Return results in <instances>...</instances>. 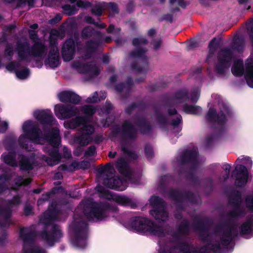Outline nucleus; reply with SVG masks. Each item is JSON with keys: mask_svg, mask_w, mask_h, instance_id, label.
<instances>
[{"mask_svg": "<svg viewBox=\"0 0 253 253\" xmlns=\"http://www.w3.org/2000/svg\"><path fill=\"white\" fill-rule=\"evenodd\" d=\"M93 34V28L89 26L84 29L82 32V36L83 38H87L91 36Z\"/></svg>", "mask_w": 253, "mask_h": 253, "instance_id": "39", "label": "nucleus"}, {"mask_svg": "<svg viewBox=\"0 0 253 253\" xmlns=\"http://www.w3.org/2000/svg\"><path fill=\"white\" fill-rule=\"evenodd\" d=\"M99 99L98 98V94L96 92H94L91 96L89 97L87 99V102L89 103H95L99 101Z\"/></svg>", "mask_w": 253, "mask_h": 253, "instance_id": "46", "label": "nucleus"}, {"mask_svg": "<svg viewBox=\"0 0 253 253\" xmlns=\"http://www.w3.org/2000/svg\"><path fill=\"white\" fill-rule=\"evenodd\" d=\"M200 97V90L199 88L193 90L189 95L185 90L178 92L172 102L174 103H182L186 100H189L192 102H196Z\"/></svg>", "mask_w": 253, "mask_h": 253, "instance_id": "15", "label": "nucleus"}, {"mask_svg": "<svg viewBox=\"0 0 253 253\" xmlns=\"http://www.w3.org/2000/svg\"><path fill=\"white\" fill-rule=\"evenodd\" d=\"M127 229L140 233L150 234L161 237L164 235L161 227H157L149 219L143 217H134L125 223Z\"/></svg>", "mask_w": 253, "mask_h": 253, "instance_id": "5", "label": "nucleus"}, {"mask_svg": "<svg viewBox=\"0 0 253 253\" xmlns=\"http://www.w3.org/2000/svg\"><path fill=\"white\" fill-rule=\"evenodd\" d=\"M103 8V4L99 3L98 4H96L92 8V11L94 14L97 15H100L102 13Z\"/></svg>", "mask_w": 253, "mask_h": 253, "instance_id": "37", "label": "nucleus"}, {"mask_svg": "<svg viewBox=\"0 0 253 253\" xmlns=\"http://www.w3.org/2000/svg\"><path fill=\"white\" fill-rule=\"evenodd\" d=\"M71 91H63L58 94V98L61 102H69L71 95Z\"/></svg>", "mask_w": 253, "mask_h": 253, "instance_id": "31", "label": "nucleus"}, {"mask_svg": "<svg viewBox=\"0 0 253 253\" xmlns=\"http://www.w3.org/2000/svg\"><path fill=\"white\" fill-rule=\"evenodd\" d=\"M63 153L64 157L69 158L71 156V152L68 150L66 147H64L63 148Z\"/></svg>", "mask_w": 253, "mask_h": 253, "instance_id": "54", "label": "nucleus"}, {"mask_svg": "<svg viewBox=\"0 0 253 253\" xmlns=\"http://www.w3.org/2000/svg\"><path fill=\"white\" fill-rule=\"evenodd\" d=\"M85 19L88 23H94L93 20L92 19V18L91 17H90L89 16L86 17Z\"/></svg>", "mask_w": 253, "mask_h": 253, "instance_id": "60", "label": "nucleus"}, {"mask_svg": "<svg viewBox=\"0 0 253 253\" xmlns=\"http://www.w3.org/2000/svg\"><path fill=\"white\" fill-rule=\"evenodd\" d=\"M52 229L51 233L48 234L44 232L42 234V238L50 246H52L55 242H58L62 237V233L59 226L52 225Z\"/></svg>", "mask_w": 253, "mask_h": 253, "instance_id": "18", "label": "nucleus"}, {"mask_svg": "<svg viewBox=\"0 0 253 253\" xmlns=\"http://www.w3.org/2000/svg\"><path fill=\"white\" fill-rule=\"evenodd\" d=\"M45 64L51 68L56 67L59 65V53L56 45H51Z\"/></svg>", "mask_w": 253, "mask_h": 253, "instance_id": "22", "label": "nucleus"}, {"mask_svg": "<svg viewBox=\"0 0 253 253\" xmlns=\"http://www.w3.org/2000/svg\"><path fill=\"white\" fill-rule=\"evenodd\" d=\"M149 202L153 209L150 211L151 215L157 220H166L168 214L165 210V203L163 200L158 197L152 196L150 199Z\"/></svg>", "mask_w": 253, "mask_h": 253, "instance_id": "9", "label": "nucleus"}, {"mask_svg": "<svg viewBox=\"0 0 253 253\" xmlns=\"http://www.w3.org/2000/svg\"><path fill=\"white\" fill-rule=\"evenodd\" d=\"M82 165H84V166H82L84 169H86L89 166V163L87 162H83Z\"/></svg>", "mask_w": 253, "mask_h": 253, "instance_id": "61", "label": "nucleus"}, {"mask_svg": "<svg viewBox=\"0 0 253 253\" xmlns=\"http://www.w3.org/2000/svg\"><path fill=\"white\" fill-rule=\"evenodd\" d=\"M50 195V193H46L45 195H43L42 198L38 201V204L39 205H42V204L43 201L48 200L49 198Z\"/></svg>", "mask_w": 253, "mask_h": 253, "instance_id": "51", "label": "nucleus"}, {"mask_svg": "<svg viewBox=\"0 0 253 253\" xmlns=\"http://www.w3.org/2000/svg\"><path fill=\"white\" fill-rule=\"evenodd\" d=\"M241 233L248 237L253 232V215L243 223L240 228Z\"/></svg>", "mask_w": 253, "mask_h": 253, "instance_id": "23", "label": "nucleus"}, {"mask_svg": "<svg viewBox=\"0 0 253 253\" xmlns=\"http://www.w3.org/2000/svg\"><path fill=\"white\" fill-rule=\"evenodd\" d=\"M253 45V51L250 57L245 62V67H244L242 60H237L234 62L232 69L233 75L236 76L244 75L248 84L253 87V31L251 35Z\"/></svg>", "mask_w": 253, "mask_h": 253, "instance_id": "6", "label": "nucleus"}, {"mask_svg": "<svg viewBox=\"0 0 253 253\" xmlns=\"http://www.w3.org/2000/svg\"><path fill=\"white\" fill-rule=\"evenodd\" d=\"M80 109L71 105L57 104L54 107V113L56 117L61 120L71 118L79 113Z\"/></svg>", "mask_w": 253, "mask_h": 253, "instance_id": "14", "label": "nucleus"}, {"mask_svg": "<svg viewBox=\"0 0 253 253\" xmlns=\"http://www.w3.org/2000/svg\"><path fill=\"white\" fill-rule=\"evenodd\" d=\"M20 168L23 170L32 169L33 166L30 161L25 157H23L20 161Z\"/></svg>", "mask_w": 253, "mask_h": 253, "instance_id": "30", "label": "nucleus"}, {"mask_svg": "<svg viewBox=\"0 0 253 253\" xmlns=\"http://www.w3.org/2000/svg\"><path fill=\"white\" fill-rule=\"evenodd\" d=\"M241 201V198L240 195L238 196L236 198V199L231 200V201H230V202L231 203L235 204L237 206V208L236 210V212L234 213L232 215L233 216H240L241 214V213H240L239 211V205L240 204Z\"/></svg>", "mask_w": 253, "mask_h": 253, "instance_id": "35", "label": "nucleus"}, {"mask_svg": "<svg viewBox=\"0 0 253 253\" xmlns=\"http://www.w3.org/2000/svg\"><path fill=\"white\" fill-rule=\"evenodd\" d=\"M232 241V238L230 236L228 237L227 240H222L221 244H218L217 246H211L209 245L208 246V249L202 248L201 249L200 253H210V249L213 252L217 251V249L220 247L221 245L227 246L230 244ZM175 252L176 250H178L179 252H182L183 253H199L196 251L192 250L190 247L185 243H180L178 244L176 248L174 249Z\"/></svg>", "mask_w": 253, "mask_h": 253, "instance_id": "12", "label": "nucleus"}, {"mask_svg": "<svg viewBox=\"0 0 253 253\" xmlns=\"http://www.w3.org/2000/svg\"><path fill=\"white\" fill-rule=\"evenodd\" d=\"M217 42L215 39H213L209 43L210 53H212L217 46Z\"/></svg>", "mask_w": 253, "mask_h": 253, "instance_id": "44", "label": "nucleus"}, {"mask_svg": "<svg viewBox=\"0 0 253 253\" xmlns=\"http://www.w3.org/2000/svg\"><path fill=\"white\" fill-rule=\"evenodd\" d=\"M99 45V43L96 42H90L87 44V51L91 52L93 49L96 48Z\"/></svg>", "mask_w": 253, "mask_h": 253, "instance_id": "43", "label": "nucleus"}, {"mask_svg": "<svg viewBox=\"0 0 253 253\" xmlns=\"http://www.w3.org/2000/svg\"><path fill=\"white\" fill-rule=\"evenodd\" d=\"M160 246L161 245H160ZM171 250H170L167 246L165 247H161L160 251L159 253H170Z\"/></svg>", "mask_w": 253, "mask_h": 253, "instance_id": "55", "label": "nucleus"}, {"mask_svg": "<svg viewBox=\"0 0 253 253\" xmlns=\"http://www.w3.org/2000/svg\"><path fill=\"white\" fill-rule=\"evenodd\" d=\"M184 156L187 161H195L198 156L197 150L195 149L193 151H186Z\"/></svg>", "mask_w": 253, "mask_h": 253, "instance_id": "29", "label": "nucleus"}, {"mask_svg": "<svg viewBox=\"0 0 253 253\" xmlns=\"http://www.w3.org/2000/svg\"><path fill=\"white\" fill-rule=\"evenodd\" d=\"M110 6H111L114 12H117L116 5L114 3H110Z\"/></svg>", "mask_w": 253, "mask_h": 253, "instance_id": "64", "label": "nucleus"}, {"mask_svg": "<svg viewBox=\"0 0 253 253\" xmlns=\"http://www.w3.org/2000/svg\"><path fill=\"white\" fill-rule=\"evenodd\" d=\"M95 152V148L94 146H91L88 148V150L85 152V155L87 156H92Z\"/></svg>", "mask_w": 253, "mask_h": 253, "instance_id": "52", "label": "nucleus"}, {"mask_svg": "<svg viewBox=\"0 0 253 253\" xmlns=\"http://www.w3.org/2000/svg\"><path fill=\"white\" fill-rule=\"evenodd\" d=\"M145 153L148 157H150L151 156V155L152 154V151L151 149V148H149V149L146 148L145 149Z\"/></svg>", "mask_w": 253, "mask_h": 253, "instance_id": "58", "label": "nucleus"}, {"mask_svg": "<svg viewBox=\"0 0 253 253\" xmlns=\"http://www.w3.org/2000/svg\"><path fill=\"white\" fill-rule=\"evenodd\" d=\"M80 206L83 209L84 216L78 217L74 216L75 224L71 225V228L75 229L79 228V231L71 240L72 245L77 249H84L86 246L87 225L83 221L85 217L88 220L93 221L101 220L106 216V207L100 203H94L91 200H84Z\"/></svg>", "mask_w": 253, "mask_h": 253, "instance_id": "2", "label": "nucleus"}, {"mask_svg": "<svg viewBox=\"0 0 253 253\" xmlns=\"http://www.w3.org/2000/svg\"><path fill=\"white\" fill-rule=\"evenodd\" d=\"M76 42L72 39L67 40L64 43L62 50V57L65 61H70L75 54Z\"/></svg>", "mask_w": 253, "mask_h": 253, "instance_id": "20", "label": "nucleus"}, {"mask_svg": "<svg viewBox=\"0 0 253 253\" xmlns=\"http://www.w3.org/2000/svg\"><path fill=\"white\" fill-rule=\"evenodd\" d=\"M104 184L108 188L119 191H123L126 187V180H121L118 177L105 179Z\"/></svg>", "mask_w": 253, "mask_h": 253, "instance_id": "21", "label": "nucleus"}, {"mask_svg": "<svg viewBox=\"0 0 253 253\" xmlns=\"http://www.w3.org/2000/svg\"><path fill=\"white\" fill-rule=\"evenodd\" d=\"M64 126L65 128L70 129L82 126L80 130V135L75 137V141L81 146L86 145L91 141V135L94 132V128L89 124L87 118L76 117L74 119L65 121Z\"/></svg>", "mask_w": 253, "mask_h": 253, "instance_id": "4", "label": "nucleus"}, {"mask_svg": "<svg viewBox=\"0 0 253 253\" xmlns=\"http://www.w3.org/2000/svg\"><path fill=\"white\" fill-rule=\"evenodd\" d=\"M96 190L100 193L99 196L108 200H113L118 204L124 206H135L133 201L126 196L114 194L109 190L105 189L100 185L96 187Z\"/></svg>", "mask_w": 253, "mask_h": 253, "instance_id": "11", "label": "nucleus"}, {"mask_svg": "<svg viewBox=\"0 0 253 253\" xmlns=\"http://www.w3.org/2000/svg\"><path fill=\"white\" fill-rule=\"evenodd\" d=\"M120 32V29L117 28H115L113 25H110L108 28V32L110 33H114L115 34H118Z\"/></svg>", "mask_w": 253, "mask_h": 253, "instance_id": "49", "label": "nucleus"}, {"mask_svg": "<svg viewBox=\"0 0 253 253\" xmlns=\"http://www.w3.org/2000/svg\"><path fill=\"white\" fill-rule=\"evenodd\" d=\"M172 121L170 123L174 133H178L181 130L180 125L181 124L182 118L180 115L176 114L175 117H172Z\"/></svg>", "mask_w": 253, "mask_h": 253, "instance_id": "25", "label": "nucleus"}, {"mask_svg": "<svg viewBox=\"0 0 253 253\" xmlns=\"http://www.w3.org/2000/svg\"><path fill=\"white\" fill-rule=\"evenodd\" d=\"M82 111L86 117H89L94 114L95 109L92 105H86L82 108Z\"/></svg>", "mask_w": 253, "mask_h": 253, "instance_id": "34", "label": "nucleus"}, {"mask_svg": "<svg viewBox=\"0 0 253 253\" xmlns=\"http://www.w3.org/2000/svg\"><path fill=\"white\" fill-rule=\"evenodd\" d=\"M6 2H15L18 6H22V5L28 4V5L31 6L33 4L34 0H3Z\"/></svg>", "mask_w": 253, "mask_h": 253, "instance_id": "33", "label": "nucleus"}, {"mask_svg": "<svg viewBox=\"0 0 253 253\" xmlns=\"http://www.w3.org/2000/svg\"><path fill=\"white\" fill-rule=\"evenodd\" d=\"M215 110L210 108L207 114V118L209 121L214 124L215 127L222 128L227 117L230 115V110L221 99H219L215 105Z\"/></svg>", "mask_w": 253, "mask_h": 253, "instance_id": "8", "label": "nucleus"}, {"mask_svg": "<svg viewBox=\"0 0 253 253\" xmlns=\"http://www.w3.org/2000/svg\"><path fill=\"white\" fill-rule=\"evenodd\" d=\"M29 34L30 38L35 42L34 44L30 47L27 42L20 43L18 45L16 49L18 59L25 62H30L35 58H42L47 51L45 45L39 41L34 31H30Z\"/></svg>", "mask_w": 253, "mask_h": 253, "instance_id": "3", "label": "nucleus"}, {"mask_svg": "<svg viewBox=\"0 0 253 253\" xmlns=\"http://www.w3.org/2000/svg\"><path fill=\"white\" fill-rule=\"evenodd\" d=\"M8 126V123L5 121H0V132L5 131Z\"/></svg>", "mask_w": 253, "mask_h": 253, "instance_id": "48", "label": "nucleus"}, {"mask_svg": "<svg viewBox=\"0 0 253 253\" xmlns=\"http://www.w3.org/2000/svg\"><path fill=\"white\" fill-rule=\"evenodd\" d=\"M247 207L251 211H253V197L248 196L246 200Z\"/></svg>", "mask_w": 253, "mask_h": 253, "instance_id": "41", "label": "nucleus"}, {"mask_svg": "<svg viewBox=\"0 0 253 253\" xmlns=\"http://www.w3.org/2000/svg\"><path fill=\"white\" fill-rule=\"evenodd\" d=\"M156 33V31L154 29H151L149 30L148 32V34L149 36H153L154 34H155Z\"/></svg>", "mask_w": 253, "mask_h": 253, "instance_id": "62", "label": "nucleus"}, {"mask_svg": "<svg viewBox=\"0 0 253 253\" xmlns=\"http://www.w3.org/2000/svg\"><path fill=\"white\" fill-rule=\"evenodd\" d=\"M71 93L72 95L70 96L69 102L73 104H78L81 100L80 97L72 91H71Z\"/></svg>", "mask_w": 253, "mask_h": 253, "instance_id": "38", "label": "nucleus"}, {"mask_svg": "<svg viewBox=\"0 0 253 253\" xmlns=\"http://www.w3.org/2000/svg\"><path fill=\"white\" fill-rule=\"evenodd\" d=\"M34 117L43 126V131H40L35 123L29 120L25 122L22 126V134L19 136V143L23 148L28 151L29 144H44L47 142L53 147V150L48 151L49 158L43 157V159L48 165L54 166L57 164L61 158L57 147L60 143L59 125L54 118L49 110H36L34 112ZM45 151H47L45 149Z\"/></svg>", "mask_w": 253, "mask_h": 253, "instance_id": "1", "label": "nucleus"}, {"mask_svg": "<svg viewBox=\"0 0 253 253\" xmlns=\"http://www.w3.org/2000/svg\"><path fill=\"white\" fill-rule=\"evenodd\" d=\"M118 170L123 175L126 176L129 172L128 168L126 162L122 158L119 159L116 163Z\"/></svg>", "mask_w": 253, "mask_h": 253, "instance_id": "26", "label": "nucleus"}, {"mask_svg": "<svg viewBox=\"0 0 253 253\" xmlns=\"http://www.w3.org/2000/svg\"><path fill=\"white\" fill-rule=\"evenodd\" d=\"M236 162L246 166V167L241 164L237 165L234 172L235 185L238 187H244L248 183L250 177L247 168H251L252 167L253 162L250 157L242 156L238 158Z\"/></svg>", "mask_w": 253, "mask_h": 253, "instance_id": "7", "label": "nucleus"}, {"mask_svg": "<svg viewBox=\"0 0 253 253\" xmlns=\"http://www.w3.org/2000/svg\"><path fill=\"white\" fill-rule=\"evenodd\" d=\"M5 55L10 58L13 54L12 48L10 45H7L5 50Z\"/></svg>", "mask_w": 253, "mask_h": 253, "instance_id": "47", "label": "nucleus"}, {"mask_svg": "<svg viewBox=\"0 0 253 253\" xmlns=\"http://www.w3.org/2000/svg\"><path fill=\"white\" fill-rule=\"evenodd\" d=\"M20 237L24 242L23 253H46L39 247H33L31 245L34 234L27 228L22 229L20 231Z\"/></svg>", "mask_w": 253, "mask_h": 253, "instance_id": "13", "label": "nucleus"}, {"mask_svg": "<svg viewBox=\"0 0 253 253\" xmlns=\"http://www.w3.org/2000/svg\"><path fill=\"white\" fill-rule=\"evenodd\" d=\"M4 181V182L6 181V178L5 176H2L0 177V192L3 191V187L2 185V182Z\"/></svg>", "mask_w": 253, "mask_h": 253, "instance_id": "56", "label": "nucleus"}, {"mask_svg": "<svg viewBox=\"0 0 253 253\" xmlns=\"http://www.w3.org/2000/svg\"><path fill=\"white\" fill-rule=\"evenodd\" d=\"M122 131L128 137H133L136 134L135 129L130 122H126L122 126Z\"/></svg>", "mask_w": 253, "mask_h": 253, "instance_id": "24", "label": "nucleus"}, {"mask_svg": "<svg viewBox=\"0 0 253 253\" xmlns=\"http://www.w3.org/2000/svg\"><path fill=\"white\" fill-rule=\"evenodd\" d=\"M168 112L169 114L170 115H174L176 114V111L174 108H171V107H169L168 109Z\"/></svg>", "mask_w": 253, "mask_h": 253, "instance_id": "57", "label": "nucleus"}, {"mask_svg": "<svg viewBox=\"0 0 253 253\" xmlns=\"http://www.w3.org/2000/svg\"><path fill=\"white\" fill-rule=\"evenodd\" d=\"M14 155V154L13 152H10L7 155L3 154L1 156V158L4 162L8 165L11 166H16L17 165V163L15 160Z\"/></svg>", "mask_w": 253, "mask_h": 253, "instance_id": "27", "label": "nucleus"}, {"mask_svg": "<svg viewBox=\"0 0 253 253\" xmlns=\"http://www.w3.org/2000/svg\"><path fill=\"white\" fill-rule=\"evenodd\" d=\"M231 58V53L230 50L224 49L221 50L218 56V63L216 69L219 74L222 73L225 69L229 66V62Z\"/></svg>", "mask_w": 253, "mask_h": 253, "instance_id": "17", "label": "nucleus"}, {"mask_svg": "<svg viewBox=\"0 0 253 253\" xmlns=\"http://www.w3.org/2000/svg\"><path fill=\"white\" fill-rule=\"evenodd\" d=\"M30 181L31 180L29 178L24 179L22 177H19L18 181L16 182L15 184L17 186H20L22 185H27L29 184Z\"/></svg>", "mask_w": 253, "mask_h": 253, "instance_id": "40", "label": "nucleus"}, {"mask_svg": "<svg viewBox=\"0 0 253 253\" xmlns=\"http://www.w3.org/2000/svg\"><path fill=\"white\" fill-rule=\"evenodd\" d=\"M115 172V169L113 165L109 164L104 168L103 173L107 176H111Z\"/></svg>", "mask_w": 253, "mask_h": 253, "instance_id": "36", "label": "nucleus"}, {"mask_svg": "<svg viewBox=\"0 0 253 253\" xmlns=\"http://www.w3.org/2000/svg\"><path fill=\"white\" fill-rule=\"evenodd\" d=\"M83 151V149L81 147H79L78 148H77L75 151H74V154L75 155H76L77 156H79L80 153H81V152Z\"/></svg>", "mask_w": 253, "mask_h": 253, "instance_id": "59", "label": "nucleus"}, {"mask_svg": "<svg viewBox=\"0 0 253 253\" xmlns=\"http://www.w3.org/2000/svg\"><path fill=\"white\" fill-rule=\"evenodd\" d=\"M116 155V152H110L109 153V157L110 158H114Z\"/></svg>", "mask_w": 253, "mask_h": 253, "instance_id": "63", "label": "nucleus"}, {"mask_svg": "<svg viewBox=\"0 0 253 253\" xmlns=\"http://www.w3.org/2000/svg\"><path fill=\"white\" fill-rule=\"evenodd\" d=\"M183 110L187 114L195 115L202 112V108L198 106L185 105L183 107Z\"/></svg>", "mask_w": 253, "mask_h": 253, "instance_id": "28", "label": "nucleus"}, {"mask_svg": "<svg viewBox=\"0 0 253 253\" xmlns=\"http://www.w3.org/2000/svg\"><path fill=\"white\" fill-rule=\"evenodd\" d=\"M162 41L160 39H158L156 40H155L152 43V45L153 46V47L157 49H158L161 45Z\"/></svg>", "mask_w": 253, "mask_h": 253, "instance_id": "50", "label": "nucleus"}, {"mask_svg": "<svg viewBox=\"0 0 253 253\" xmlns=\"http://www.w3.org/2000/svg\"><path fill=\"white\" fill-rule=\"evenodd\" d=\"M169 3L172 5H179L182 7H185L184 0H169Z\"/></svg>", "mask_w": 253, "mask_h": 253, "instance_id": "42", "label": "nucleus"}, {"mask_svg": "<svg viewBox=\"0 0 253 253\" xmlns=\"http://www.w3.org/2000/svg\"><path fill=\"white\" fill-rule=\"evenodd\" d=\"M222 169L225 171V175L223 176V180H226L229 176L230 166L228 164H225L223 166Z\"/></svg>", "mask_w": 253, "mask_h": 253, "instance_id": "45", "label": "nucleus"}, {"mask_svg": "<svg viewBox=\"0 0 253 253\" xmlns=\"http://www.w3.org/2000/svg\"><path fill=\"white\" fill-rule=\"evenodd\" d=\"M45 219H46L50 222L52 220L57 219V213H56L54 211H51L49 210L44 215Z\"/></svg>", "mask_w": 253, "mask_h": 253, "instance_id": "32", "label": "nucleus"}, {"mask_svg": "<svg viewBox=\"0 0 253 253\" xmlns=\"http://www.w3.org/2000/svg\"><path fill=\"white\" fill-rule=\"evenodd\" d=\"M132 42L136 49L131 53L130 56L132 58H144L146 50L144 49L143 45L146 43L145 39L142 37H139L134 39Z\"/></svg>", "mask_w": 253, "mask_h": 253, "instance_id": "19", "label": "nucleus"}, {"mask_svg": "<svg viewBox=\"0 0 253 253\" xmlns=\"http://www.w3.org/2000/svg\"><path fill=\"white\" fill-rule=\"evenodd\" d=\"M24 212L27 215L31 214L32 212V207L29 205L26 206L24 208Z\"/></svg>", "mask_w": 253, "mask_h": 253, "instance_id": "53", "label": "nucleus"}, {"mask_svg": "<svg viewBox=\"0 0 253 253\" xmlns=\"http://www.w3.org/2000/svg\"><path fill=\"white\" fill-rule=\"evenodd\" d=\"M72 67L78 73L88 74L90 77L98 75L100 71V68L95 62L87 64L83 58L75 60Z\"/></svg>", "mask_w": 253, "mask_h": 253, "instance_id": "10", "label": "nucleus"}, {"mask_svg": "<svg viewBox=\"0 0 253 253\" xmlns=\"http://www.w3.org/2000/svg\"><path fill=\"white\" fill-rule=\"evenodd\" d=\"M6 69L9 71H14L17 78L24 80L29 77L30 70L25 67H23L21 63L11 62L6 66Z\"/></svg>", "mask_w": 253, "mask_h": 253, "instance_id": "16", "label": "nucleus"}]
</instances>
